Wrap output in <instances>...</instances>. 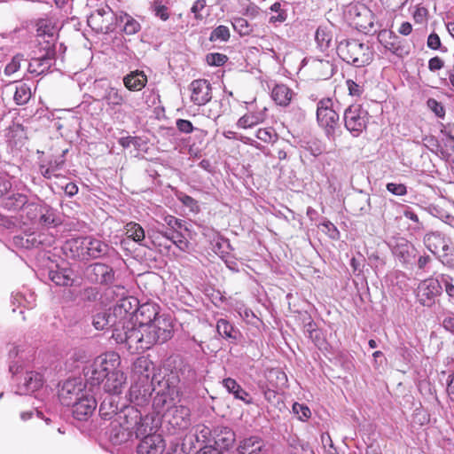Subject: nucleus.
<instances>
[{
    "label": "nucleus",
    "instance_id": "nucleus-19",
    "mask_svg": "<svg viewBox=\"0 0 454 454\" xmlns=\"http://www.w3.org/2000/svg\"><path fill=\"white\" fill-rule=\"evenodd\" d=\"M13 244L20 248L32 249L37 248L40 246L51 244V239L43 233H25L23 235H18L13 237Z\"/></svg>",
    "mask_w": 454,
    "mask_h": 454
},
{
    "label": "nucleus",
    "instance_id": "nucleus-46",
    "mask_svg": "<svg viewBox=\"0 0 454 454\" xmlns=\"http://www.w3.org/2000/svg\"><path fill=\"white\" fill-rule=\"evenodd\" d=\"M125 233L128 238L132 239L137 243L145 239V231L140 224L130 222L125 225Z\"/></svg>",
    "mask_w": 454,
    "mask_h": 454
},
{
    "label": "nucleus",
    "instance_id": "nucleus-14",
    "mask_svg": "<svg viewBox=\"0 0 454 454\" xmlns=\"http://www.w3.org/2000/svg\"><path fill=\"white\" fill-rule=\"evenodd\" d=\"M191 101L196 106H205L212 98V86L206 79H197L189 85Z\"/></svg>",
    "mask_w": 454,
    "mask_h": 454
},
{
    "label": "nucleus",
    "instance_id": "nucleus-50",
    "mask_svg": "<svg viewBox=\"0 0 454 454\" xmlns=\"http://www.w3.org/2000/svg\"><path fill=\"white\" fill-rule=\"evenodd\" d=\"M170 241L182 251H185L189 247V242L179 231H171Z\"/></svg>",
    "mask_w": 454,
    "mask_h": 454
},
{
    "label": "nucleus",
    "instance_id": "nucleus-1",
    "mask_svg": "<svg viewBox=\"0 0 454 454\" xmlns=\"http://www.w3.org/2000/svg\"><path fill=\"white\" fill-rule=\"evenodd\" d=\"M156 379H152L153 390L156 392L153 405L160 412L165 406L174 404L179 401L181 396L180 382L181 379L177 372H170L155 384Z\"/></svg>",
    "mask_w": 454,
    "mask_h": 454
},
{
    "label": "nucleus",
    "instance_id": "nucleus-8",
    "mask_svg": "<svg viewBox=\"0 0 454 454\" xmlns=\"http://www.w3.org/2000/svg\"><path fill=\"white\" fill-rule=\"evenodd\" d=\"M145 339L150 348L158 343H165L173 337L174 325L169 317L161 315L149 325H144Z\"/></svg>",
    "mask_w": 454,
    "mask_h": 454
},
{
    "label": "nucleus",
    "instance_id": "nucleus-18",
    "mask_svg": "<svg viewBox=\"0 0 454 454\" xmlns=\"http://www.w3.org/2000/svg\"><path fill=\"white\" fill-rule=\"evenodd\" d=\"M73 415L78 420H86L91 416L97 407V401L94 396L86 392L72 405Z\"/></svg>",
    "mask_w": 454,
    "mask_h": 454
},
{
    "label": "nucleus",
    "instance_id": "nucleus-15",
    "mask_svg": "<svg viewBox=\"0 0 454 454\" xmlns=\"http://www.w3.org/2000/svg\"><path fill=\"white\" fill-rule=\"evenodd\" d=\"M82 384L76 379L65 381L59 390V398L65 406H72L84 394Z\"/></svg>",
    "mask_w": 454,
    "mask_h": 454
},
{
    "label": "nucleus",
    "instance_id": "nucleus-37",
    "mask_svg": "<svg viewBox=\"0 0 454 454\" xmlns=\"http://www.w3.org/2000/svg\"><path fill=\"white\" fill-rule=\"evenodd\" d=\"M265 111L266 108L262 111L251 112L244 114L238 120L236 124L237 127L241 129H249L262 122L265 119Z\"/></svg>",
    "mask_w": 454,
    "mask_h": 454
},
{
    "label": "nucleus",
    "instance_id": "nucleus-12",
    "mask_svg": "<svg viewBox=\"0 0 454 454\" xmlns=\"http://www.w3.org/2000/svg\"><path fill=\"white\" fill-rule=\"evenodd\" d=\"M377 38L380 43L393 54L400 58L409 54L404 41L394 30H379Z\"/></svg>",
    "mask_w": 454,
    "mask_h": 454
},
{
    "label": "nucleus",
    "instance_id": "nucleus-58",
    "mask_svg": "<svg viewBox=\"0 0 454 454\" xmlns=\"http://www.w3.org/2000/svg\"><path fill=\"white\" fill-rule=\"evenodd\" d=\"M153 10L155 16L159 17L162 20H166L168 19V7L161 4L159 1H154L153 4Z\"/></svg>",
    "mask_w": 454,
    "mask_h": 454
},
{
    "label": "nucleus",
    "instance_id": "nucleus-59",
    "mask_svg": "<svg viewBox=\"0 0 454 454\" xmlns=\"http://www.w3.org/2000/svg\"><path fill=\"white\" fill-rule=\"evenodd\" d=\"M276 137L272 129H259L256 132V137L265 143H271Z\"/></svg>",
    "mask_w": 454,
    "mask_h": 454
},
{
    "label": "nucleus",
    "instance_id": "nucleus-32",
    "mask_svg": "<svg viewBox=\"0 0 454 454\" xmlns=\"http://www.w3.org/2000/svg\"><path fill=\"white\" fill-rule=\"evenodd\" d=\"M92 325L97 330H105L112 327L113 330L120 326L114 313L103 311L93 317Z\"/></svg>",
    "mask_w": 454,
    "mask_h": 454
},
{
    "label": "nucleus",
    "instance_id": "nucleus-49",
    "mask_svg": "<svg viewBox=\"0 0 454 454\" xmlns=\"http://www.w3.org/2000/svg\"><path fill=\"white\" fill-rule=\"evenodd\" d=\"M441 285L444 286L445 292L449 296V300L454 304V285L453 278L450 275H441L440 277Z\"/></svg>",
    "mask_w": 454,
    "mask_h": 454
},
{
    "label": "nucleus",
    "instance_id": "nucleus-48",
    "mask_svg": "<svg viewBox=\"0 0 454 454\" xmlns=\"http://www.w3.org/2000/svg\"><path fill=\"white\" fill-rule=\"evenodd\" d=\"M31 98V91L27 85L20 84L16 87V91L14 93L13 98L17 105H24L26 104Z\"/></svg>",
    "mask_w": 454,
    "mask_h": 454
},
{
    "label": "nucleus",
    "instance_id": "nucleus-54",
    "mask_svg": "<svg viewBox=\"0 0 454 454\" xmlns=\"http://www.w3.org/2000/svg\"><path fill=\"white\" fill-rule=\"evenodd\" d=\"M196 435L197 439L200 441H202L203 442H210V436L212 434L211 429L205 426V425H198L196 427Z\"/></svg>",
    "mask_w": 454,
    "mask_h": 454
},
{
    "label": "nucleus",
    "instance_id": "nucleus-10",
    "mask_svg": "<svg viewBox=\"0 0 454 454\" xmlns=\"http://www.w3.org/2000/svg\"><path fill=\"white\" fill-rule=\"evenodd\" d=\"M317 120L319 126L325 129L326 136L329 138H333L338 127L340 117L333 108L331 98H323L318 101Z\"/></svg>",
    "mask_w": 454,
    "mask_h": 454
},
{
    "label": "nucleus",
    "instance_id": "nucleus-25",
    "mask_svg": "<svg viewBox=\"0 0 454 454\" xmlns=\"http://www.w3.org/2000/svg\"><path fill=\"white\" fill-rule=\"evenodd\" d=\"M136 317L138 324L144 325L151 324L156 318L160 317L161 315H160L159 308L156 304L147 302L137 306Z\"/></svg>",
    "mask_w": 454,
    "mask_h": 454
},
{
    "label": "nucleus",
    "instance_id": "nucleus-7",
    "mask_svg": "<svg viewBox=\"0 0 454 454\" xmlns=\"http://www.w3.org/2000/svg\"><path fill=\"white\" fill-rule=\"evenodd\" d=\"M426 247L446 266L454 267V247L448 238L439 231L427 233L423 239Z\"/></svg>",
    "mask_w": 454,
    "mask_h": 454
},
{
    "label": "nucleus",
    "instance_id": "nucleus-64",
    "mask_svg": "<svg viewBox=\"0 0 454 454\" xmlns=\"http://www.w3.org/2000/svg\"><path fill=\"white\" fill-rule=\"evenodd\" d=\"M164 222L168 227H170L171 231H178L183 227V221L173 215L165 216Z\"/></svg>",
    "mask_w": 454,
    "mask_h": 454
},
{
    "label": "nucleus",
    "instance_id": "nucleus-34",
    "mask_svg": "<svg viewBox=\"0 0 454 454\" xmlns=\"http://www.w3.org/2000/svg\"><path fill=\"white\" fill-rule=\"evenodd\" d=\"M223 385L226 390L234 395L236 399L241 400L246 403H251L250 395L241 387V386L233 379L227 378L223 380Z\"/></svg>",
    "mask_w": 454,
    "mask_h": 454
},
{
    "label": "nucleus",
    "instance_id": "nucleus-2",
    "mask_svg": "<svg viewBox=\"0 0 454 454\" xmlns=\"http://www.w3.org/2000/svg\"><path fill=\"white\" fill-rule=\"evenodd\" d=\"M145 334L144 325L138 324L137 326L133 323L128 322L114 328L112 338L117 343L125 344L131 353H140L150 348Z\"/></svg>",
    "mask_w": 454,
    "mask_h": 454
},
{
    "label": "nucleus",
    "instance_id": "nucleus-36",
    "mask_svg": "<svg viewBox=\"0 0 454 454\" xmlns=\"http://www.w3.org/2000/svg\"><path fill=\"white\" fill-rule=\"evenodd\" d=\"M271 98L277 105L286 106L293 98V91L285 84H277L271 91Z\"/></svg>",
    "mask_w": 454,
    "mask_h": 454
},
{
    "label": "nucleus",
    "instance_id": "nucleus-47",
    "mask_svg": "<svg viewBox=\"0 0 454 454\" xmlns=\"http://www.w3.org/2000/svg\"><path fill=\"white\" fill-rule=\"evenodd\" d=\"M315 39L318 47L325 51L332 45L333 35L331 30H316Z\"/></svg>",
    "mask_w": 454,
    "mask_h": 454
},
{
    "label": "nucleus",
    "instance_id": "nucleus-5",
    "mask_svg": "<svg viewBox=\"0 0 454 454\" xmlns=\"http://www.w3.org/2000/svg\"><path fill=\"white\" fill-rule=\"evenodd\" d=\"M120 364L121 358L119 355L114 352L106 353L98 356L93 364L85 369L84 376L86 383L90 387H98L101 383L104 384L109 371L118 368Z\"/></svg>",
    "mask_w": 454,
    "mask_h": 454
},
{
    "label": "nucleus",
    "instance_id": "nucleus-60",
    "mask_svg": "<svg viewBox=\"0 0 454 454\" xmlns=\"http://www.w3.org/2000/svg\"><path fill=\"white\" fill-rule=\"evenodd\" d=\"M387 190L396 196H403L407 193V188L403 184L388 183Z\"/></svg>",
    "mask_w": 454,
    "mask_h": 454
},
{
    "label": "nucleus",
    "instance_id": "nucleus-9",
    "mask_svg": "<svg viewBox=\"0 0 454 454\" xmlns=\"http://www.w3.org/2000/svg\"><path fill=\"white\" fill-rule=\"evenodd\" d=\"M369 119L368 111L358 104L350 105L343 114L345 128L355 137H359L366 129Z\"/></svg>",
    "mask_w": 454,
    "mask_h": 454
},
{
    "label": "nucleus",
    "instance_id": "nucleus-45",
    "mask_svg": "<svg viewBox=\"0 0 454 454\" xmlns=\"http://www.w3.org/2000/svg\"><path fill=\"white\" fill-rule=\"evenodd\" d=\"M216 331L223 338L232 339L234 340L238 339V332L234 330L232 325L226 319L221 318L217 321Z\"/></svg>",
    "mask_w": 454,
    "mask_h": 454
},
{
    "label": "nucleus",
    "instance_id": "nucleus-3",
    "mask_svg": "<svg viewBox=\"0 0 454 454\" xmlns=\"http://www.w3.org/2000/svg\"><path fill=\"white\" fill-rule=\"evenodd\" d=\"M117 420L122 429L123 437L129 436L132 434L140 437L153 430L150 426L152 419L148 416L143 417L141 412L134 406L124 407L119 412Z\"/></svg>",
    "mask_w": 454,
    "mask_h": 454
},
{
    "label": "nucleus",
    "instance_id": "nucleus-26",
    "mask_svg": "<svg viewBox=\"0 0 454 454\" xmlns=\"http://www.w3.org/2000/svg\"><path fill=\"white\" fill-rule=\"evenodd\" d=\"M264 447L263 440L256 435L246 437L239 442L238 454H260Z\"/></svg>",
    "mask_w": 454,
    "mask_h": 454
},
{
    "label": "nucleus",
    "instance_id": "nucleus-38",
    "mask_svg": "<svg viewBox=\"0 0 454 454\" xmlns=\"http://www.w3.org/2000/svg\"><path fill=\"white\" fill-rule=\"evenodd\" d=\"M215 442L219 447L229 449L233 446L235 442V433L230 427H221L215 431Z\"/></svg>",
    "mask_w": 454,
    "mask_h": 454
},
{
    "label": "nucleus",
    "instance_id": "nucleus-35",
    "mask_svg": "<svg viewBox=\"0 0 454 454\" xmlns=\"http://www.w3.org/2000/svg\"><path fill=\"white\" fill-rule=\"evenodd\" d=\"M351 207L359 215L370 213L372 209V200L369 194L360 191L358 194L352 198Z\"/></svg>",
    "mask_w": 454,
    "mask_h": 454
},
{
    "label": "nucleus",
    "instance_id": "nucleus-28",
    "mask_svg": "<svg viewBox=\"0 0 454 454\" xmlns=\"http://www.w3.org/2000/svg\"><path fill=\"white\" fill-rule=\"evenodd\" d=\"M191 412L188 407L176 406L171 414L169 423L178 430H184L190 426Z\"/></svg>",
    "mask_w": 454,
    "mask_h": 454
},
{
    "label": "nucleus",
    "instance_id": "nucleus-33",
    "mask_svg": "<svg viewBox=\"0 0 454 454\" xmlns=\"http://www.w3.org/2000/svg\"><path fill=\"white\" fill-rule=\"evenodd\" d=\"M153 364L146 357H139L133 364V373L138 377V381L149 383L150 371Z\"/></svg>",
    "mask_w": 454,
    "mask_h": 454
},
{
    "label": "nucleus",
    "instance_id": "nucleus-57",
    "mask_svg": "<svg viewBox=\"0 0 454 454\" xmlns=\"http://www.w3.org/2000/svg\"><path fill=\"white\" fill-rule=\"evenodd\" d=\"M230 39L229 30H213L209 40L214 43H225Z\"/></svg>",
    "mask_w": 454,
    "mask_h": 454
},
{
    "label": "nucleus",
    "instance_id": "nucleus-51",
    "mask_svg": "<svg viewBox=\"0 0 454 454\" xmlns=\"http://www.w3.org/2000/svg\"><path fill=\"white\" fill-rule=\"evenodd\" d=\"M293 411L297 415V418L302 421L308 419L311 415L309 408L307 405L299 403H294Z\"/></svg>",
    "mask_w": 454,
    "mask_h": 454
},
{
    "label": "nucleus",
    "instance_id": "nucleus-43",
    "mask_svg": "<svg viewBox=\"0 0 454 454\" xmlns=\"http://www.w3.org/2000/svg\"><path fill=\"white\" fill-rule=\"evenodd\" d=\"M39 217V223L44 227L56 226L59 224V220L57 217L56 212L50 207H45L41 209Z\"/></svg>",
    "mask_w": 454,
    "mask_h": 454
},
{
    "label": "nucleus",
    "instance_id": "nucleus-62",
    "mask_svg": "<svg viewBox=\"0 0 454 454\" xmlns=\"http://www.w3.org/2000/svg\"><path fill=\"white\" fill-rule=\"evenodd\" d=\"M205 7L206 0H197L194 2L191 8V12L194 15L195 19L201 20L203 18L201 12L204 11Z\"/></svg>",
    "mask_w": 454,
    "mask_h": 454
},
{
    "label": "nucleus",
    "instance_id": "nucleus-16",
    "mask_svg": "<svg viewBox=\"0 0 454 454\" xmlns=\"http://www.w3.org/2000/svg\"><path fill=\"white\" fill-rule=\"evenodd\" d=\"M87 277L91 282L111 285L114 280V271L109 265L96 262L88 267Z\"/></svg>",
    "mask_w": 454,
    "mask_h": 454
},
{
    "label": "nucleus",
    "instance_id": "nucleus-27",
    "mask_svg": "<svg viewBox=\"0 0 454 454\" xmlns=\"http://www.w3.org/2000/svg\"><path fill=\"white\" fill-rule=\"evenodd\" d=\"M49 278L57 286H71L74 283V272L70 268H59L49 271Z\"/></svg>",
    "mask_w": 454,
    "mask_h": 454
},
{
    "label": "nucleus",
    "instance_id": "nucleus-40",
    "mask_svg": "<svg viewBox=\"0 0 454 454\" xmlns=\"http://www.w3.org/2000/svg\"><path fill=\"white\" fill-rule=\"evenodd\" d=\"M88 243L90 244L86 246V249L88 250L87 260L98 258L106 254L107 245L101 240L92 237H88Z\"/></svg>",
    "mask_w": 454,
    "mask_h": 454
},
{
    "label": "nucleus",
    "instance_id": "nucleus-41",
    "mask_svg": "<svg viewBox=\"0 0 454 454\" xmlns=\"http://www.w3.org/2000/svg\"><path fill=\"white\" fill-rule=\"evenodd\" d=\"M99 413L104 419H110L114 415L118 416V406L113 395H109L103 400L99 406Z\"/></svg>",
    "mask_w": 454,
    "mask_h": 454
},
{
    "label": "nucleus",
    "instance_id": "nucleus-44",
    "mask_svg": "<svg viewBox=\"0 0 454 454\" xmlns=\"http://www.w3.org/2000/svg\"><path fill=\"white\" fill-rule=\"evenodd\" d=\"M176 372L179 374V378L184 383L191 384L197 380V372L189 363H182Z\"/></svg>",
    "mask_w": 454,
    "mask_h": 454
},
{
    "label": "nucleus",
    "instance_id": "nucleus-4",
    "mask_svg": "<svg viewBox=\"0 0 454 454\" xmlns=\"http://www.w3.org/2000/svg\"><path fill=\"white\" fill-rule=\"evenodd\" d=\"M337 52L344 61L356 67L367 66L373 60V51L371 47L355 39L340 42Z\"/></svg>",
    "mask_w": 454,
    "mask_h": 454
},
{
    "label": "nucleus",
    "instance_id": "nucleus-61",
    "mask_svg": "<svg viewBox=\"0 0 454 454\" xmlns=\"http://www.w3.org/2000/svg\"><path fill=\"white\" fill-rule=\"evenodd\" d=\"M273 377L278 380L277 387H283L287 382V377L286 373L278 369H273L270 372L269 378L271 379Z\"/></svg>",
    "mask_w": 454,
    "mask_h": 454
},
{
    "label": "nucleus",
    "instance_id": "nucleus-42",
    "mask_svg": "<svg viewBox=\"0 0 454 454\" xmlns=\"http://www.w3.org/2000/svg\"><path fill=\"white\" fill-rule=\"evenodd\" d=\"M151 385L149 383H136L131 385L129 388V398L131 402H139V399H145L151 393Z\"/></svg>",
    "mask_w": 454,
    "mask_h": 454
},
{
    "label": "nucleus",
    "instance_id": "nucleus-39",
    "mask_svg": "<svg viewBox=\"0 0 454 454\" xmlns=\"http://www.w3.org/2000/svg\"><path fill=\"white\" fill-rule=\"evenodd\" d=\"M27 203V197L22 193H13L2 201V207L9 211H16L22 208Z\"/></svg>",
    "mask_w": 454,
    "mask_h": 454
},
{
    "label": "nucleus",
    "instance_id": "nucleus-23",
    "mask_svg": "<svg viewBox=\"0 0 454 454\" xmlns=\"http://www.w3.org/2000/svg\"><path fill=\"white\" fill-rule=\"evenodd\" d=\"M56 51H46L39 56L33 58L28 64V71L37 74L47 72L55 62Z\"/></svg>",
    "mask_w": 454,
    "mask_h": 454
},
{
    "label": "nucleus",
    "instance_id": "nucleus-30",
    "mask_svg": "<svg viewBox=\"0 0 454 454\" xmlns=\"http://www.w3.org/2000/svg\"><path fill=\"white\" fill-rule=\"evenodd\" d=\"M393 253L402 263H410L416 256L415 247L404 239L395 246Z\"/></svg>",
    "mask_w": 454,
    "mask_h": 454
},
{
    "label": "nucleus",
    "instance_id": "nucleus-17",
    "mask_svg": "<svg viewBox=\"0 0 454 454\" xmlns=\"http://www.w3.org/2000/svg\"><path fill=\"white\" fill-rule=\"evenodd\" d=\"M165 442L160 434L147 432L137 448V454H162Z\"/></svg>",
    "mask_w": 454,
    "mask_h": 454
},
{
    "label": "nucleus",
    "instance_id": "nucleus-20",
    "mask_svg": "<svg viewBox=\"0 0 454 454\" xmlns=\"http://www.w3.org/2000/svg\"><path fill=\"white\" fill-rule=\"evenodd\" d=\"M88 244V237L70 239L66 241L64 251L72 258L85 261L87 260L88 250L86 246Z\"/></svg>",
    "mask_w": 454,
    "mask_h": 454
},
{
    "label": "nucleus",
    "instance_id": "nucleus-6",
    "mask_svg": "<svg viewBox=\"0 0 454 454\" xmlns=\"http://www.w3.org/2000/svg\"><path fill=\"white\" fill-rule=\"evenodd\" d=\"M106 295L112 299H114V297L118 299L113 309V313L119 325L130 322L129 317L136 314L138 301L132 296H126L124 287L118 285L108 287Z\"/></svg>",
    "mask_w": 454,
    "mask_h": 454
},
{
    "label": "nucleus",
    "instance_id": "nucleus-63",
    "mask_svg": "<svg viewBox=\"0 0 454 454\" xmlns=\"http://www.w3.org/2000/svg\"><path fill=\"white\" fill-rule=\"evenodd\" d=\"M349 95L360 97L364 92V86L356 83L352 80L346 82Z\"/></svg>",
    "mask_w": 454,
    "mask_h": 454
},
{
    "label": "nucleus",
    "instance_id": "nucleus-29",
    "mask_svg": "<svg viewBox=\"0 0 454 454\" xmlns=\"http://www.w3.org/2000/svg\"><path fill=\"white\" fill-rule=\"evenodd\" d=\"M35 43L40 51L44 52L55 50V43L58 39V30H37Z\"/></svg>",
    "mask_w": 454,
    "mask_h": 454
},
{
    "label": "nucleus",
    "instance_id": "nucleus-11",
    "mask_svg": "<svg viewBox=\"0 0 454 454\" xmlns=\"http://www.w3.org/2000/svg\"><path fill=\"white\" fill-rule=\"evenodd\" d=\"M442 287L440 279L427 278L418 286V301L423 306L431 307L434 304L435 298L442 294Z\"/></svg>",
    "mask_w": 454,
    "mask_h": 454
},
{
    "label": "nucleus",
    "instance_id": "nucleus-24",
    "mask_svg": "<svg viewBox=\"0 0 454 454\" xmlns=\"http://www.w3.org/2000/svg\"><path fill=\"white\" fill-rule=\"evenodd\" d=\"M43 386V377L39 372H27L23 381L19 383L16 393L27 395L39 389Z\"/></svg>",
    "mask_w": 454,
    "mask_h": 454
},
{
    "label": "nucleus",
    "instance_id": "nucleus-31",
    "mask_svg": "<svg viewBox=\"0 0 454 454\" xmlns=\"http://www.w3.org/2000/svg\"><path fill=\"white\" fill-rule=\"evenodd\" d=\"M147 82V77L143 71H134L128 74L123 78V83L129 90H141Z\"/></svg>",
    "mask_w": 454,
    "mask_h": 454
},
{
    "label": "nucleus",
    "instance_id": "nucleus-55",
    "mask_svg": "<svg viewBox=\"0 0 454 454\" xmlns=\"http://www.w3.org/2000/svg\"><path fill=\"white\" fill-rule=\"evenodd\" d=\"M428 11L426 7L418 5L412 12L415 23L424 24L427 20Z\"/></svg>",
    "mask_w": 454,
    "mask_h": 454
},
{
    "label": "nucleus",
    "instance_id": "nucleus-21",
    "mask_svg": "<svg viewBox=\"0 0 454 454\" xmlns=\"http://www.w3.org/2000/svg\"><path fill=\"white\" fill-rule=\"evenodd\" d=\"M126 377L124 373L118 368L109 371L107 377L103 384V388L110 395H119L121 393Z\"/></svg>",
    "mask_w": 454,
    "mask_h": 454
},
{
    "label": "nucleus",
    "instance_id": "nucleus-13",
    "mask_svg": "<svg viewBox=\"0 0 454 454\" xmlns=\"http://www.w3.org/2000/svg\"><path fill=\"white\" fill-rule=\"evenodd\" d=\"M96 90H102L101 98L106 101L110 109H115L125 103V98L119 89L113 87L106 80L96 81L94 83Z\"/></svg>",
    "mask_w": 454,
    "mask_h": 454
},
{
    "label": "nucleus",
    "instance_id": "nucleus-53",
    "mask_svg": "<svg viewBox=\"0 0 454 454\" xmlns=\"http://www.w3.org/2000/svg\"><path fill=\"white\" fill-rule=\"evenodd\" d=\"M23 60V56L22 55H15L10 63H8L4 68V73L6 75H11L14 73H16L20 67V63L21 61Z\"/></svg>",
    "mask_w": 454,
    "mask_h": 454
},
{
    "label": "nucleus",
    "instance_id": "nucleus-22",
    "mask_svg": "<svg viewBox=\"0 0 454 454\" xmlns=\"http://www.w3.org/2000/svg\"><path fill=\"white\" fill-rule=\"evenodd\" d=\"M307 65L312 74L318 80L329 79L334 72L333 65L325 59H309Z\"/></svg>",
    "mask_w": 454,
    "mask_h": 454
},
{
    "label": "nucleus",
    "instance_id": "nucleus-56",
    "mask_svg": "<svg viewBox=\"0 0 454 454\" xmlns=\"http://www.w3.org/2000/svg\"><path fill=\"white\" fill-rule=\"evenodd\" d=\"M177 198L183 203V205L189 207L191 211L198 212L200 210V207L197 200L192 198L191 196L186 195L184 193H181L177 196Z\"/></svg>",
    "mask_w": 454,
    "mask_h": 454
},
{
    "label": "nucleus",
    "instance_id": "nucleus-52",
    "mask_svg": "<svg viewBox=\"0 0 454 454\" xmlns=\"http://www.w3.org/2000/svg\"><path fill=\"white\" fill-rule=\"evenodd\" d=\"M206 60L209 66L220 67L228 60V58L221 53H209L206 56Z\"/></svg>",
    "mask_w": 454,
    "mask_h": 454
}]
</instances>
